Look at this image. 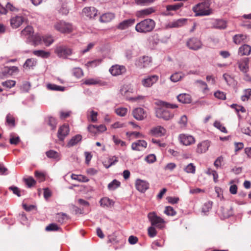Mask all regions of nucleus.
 I'll return each instance as SVG.
<instances>
[{
  "label": "nucleus",
  "instance_id": "1",
  "mask_svg": "<svg viewBox=\"0 0 251 251\" xmlns=\"http://www.w3.org/2000/svg\"><path fill=\"white\" fill-rule=\"evenodd\" d=\"M157 105L162 107L157 108L156 109V116L164 120H169L174 117V114L168 108L174 109L177 107V105L176 104H170L163 101H158Z\"/></svg>",
  "mask_w": 251,
  "mask_h": 251
},
{
  "label": "nucleus",
  "instance_id": "2",
  "mask_svg": "<svg viewBox=\"0 0 251 251\" xmlns=\"http://www.w3.org/2000/svg\"><path fill=\"white\" fill-rule=\"evenodd\" d=\"M155 21L151 19H146L137 23L135 30L139 33L146 34L152 31L155 26Z\"/></svg>",
  "mask_w": 251,
  "mask_h": 251
},
{
  "label": "nucleus",
  "instance_id": "3",
  "mask_svg": "<svg viewBox=\"0 0 251 251\" xmlns=\"http://www.w3.org/2000/svg\"><path fill=\"white\" fill-rule=\"evenodd\" d=\"M209 6L210 3L205 1L197 4L193 9L197 16L209 15L211 14Z\"/></svg>",
  "mask_w": 251,
  "mask_h": 251
},
{
  "label": "nucleus",
  "instance_id": "4",
  "mask_svg": "<svg viewBox=\"0 0 251 251\" xmlns=\"http://www.w3.org/2000/svg\"><path fill=\"white\" fill-rule=\"evenodd\" d=\"M54 28L62 33L69 34L72 32L74 27L72 24L64 21H59L55 23Z\"/></svg>",
  "mask_w": 251,
  "mask_h": 251
},
{
  "label": "nucleus",
  "instance_id": "5",
  "mask_svg": "<svg viewBox=\"0 0 251 251\" xmlns=\"http://www.w3.org/2000/svg\"><path fill=\"white\" fill-rule=\"evenodd\" d=\"M148 218L151 223V226L159 229L164 228L165 223V221L160 217L158 216L155 212H150L148 214Z\"/></svg>",
  "mask_w": 251,
  "mask_h": 251
},
{
  "label": "nucleus",
  "instance_id": "6",
  "mask_svg": "<svg viewBox=\"0 0 251 251\" xmlns=\"http://www.w3.org/2000/svg\"><path fill=\"white\" fill-rule=\"evenodd\" d=\"M120 92L122 95L124 96L126 98L131 101H135L143 100L144 97L139 96L136 97H129L130 93H133V88L130 84H125L120 89Z\"/></svg>",
  "mask_w": 251,
  "mask_h": 251
},
{
  "label": "nucleus",
  "instance_id": "7",
  "mask_svg": "<svg viewBox=\"0 0 251 251\" xmlns=\"http://www.w3.org/2000/svg\"><path fill=\"white\" fill-rule=\"evenodd\" d=\"M54 52L59 57L66 58L68 56L72 54L73 50L66 45H58L56 46Z\"/></svg>",
  "mask_w": 251,
  "mask_h": 251
},
{
  "label": "nucleus",
  "instance_id": "8",
  "mask_svg": "<svg viewBox=\"0 0 251 251\" xmlns=\"http://www.w3.org/2000/svg\"><path fill=\"white\" fill-rule=\"evenodd\" d=\"M19 70L16 66L5 67L0 73V77L2 75L4 77H9L16 75L19 73Z\"/></svg>",
  "mask_w": 251,
  "mask_h": 251
},
{
  "label": "nucleus",
  "instance_id": "9",
  "mask_svg": "<svg viewBox=\"0 0 251 251\" xmlns=\"http://www.w3.org/2000/svg\"><path fill=\"white\" fill-rule=\"evenodd\" d=\"M151 59L149 56H144L138 58L135 62V65L140 68H145L151 65Z\"/></svg>",
  "mask_w": 251,
  "mask_h": 251
},
{
  "label": "nucleus",
  "instance_id": "10",
  "mask_svg": "<svg viewBox=\"0 0 251 251\" xmlns=\"http://www.w3.org/2000/svg\"><path fill=\"white\" fill-rule=\"evenodd\" d=\"M166 133V129L161 126L152 127L149 131L150 135L156 137L163 136Z\"/></svg>",
  "mask_w": 251,
  "mask_h": 251
},
{
  "label": "nucleus",
  "instance_id": "11",
  "mask_svg": "<svg viewBox=\"0 0 251 251\" xmlns=\"http://www.w3.org/2000/svg\"><path fill=\"white\" fill-rule=\"evenodd\" d=\"M109 72L113 76H117L126 73V69L124 66L114 65L112 66L109 70Z\"/></svg>",
  "mask_w": 251,
  "mask_h": 251
},
{
  "label": "nucleus",
  "instance_id": "12",
  "mask_svg": "<svg viewBox=\"0 0 251 251\" xmlns=\"http://www.w3.org/2000/svg\"><path fill=\"white\" fill-rule=\"evenodd\" d=\"M210 146V142L208 140H204L199 143L196 148V151L198 154L205 153L208 151Z\"/></svg>",
  "mask_w": 251,
  "mask_h": 251
},
{
  "label": "nucleus",
  "instance_id": "13",
  "mask_svg": "<svg viewBox=\"0 0 251 251\" xmlns=\"http://www.w3.org/2000/svg\"><path fill=\"white\" fill-rule=\"evenodd\" d=\"M179 139L180 143L185 146H189L195 142V139L193 136L185 134L179 135Z\"/></svg>",
  "mask_w": 251,
  "mask_h": 251
},
{
  "label": "nucleus",
  "instance_id": "14",
  "mask_svg": "<svg viewBox=\"0 0 251 251\" xmlns=\"http://www.w3.org/2000/svg\"><path fill=\"white\" fill-rule=\"evenodd\" d=\"M187 45L190 49L198 50L201 48L202 44L198 39L192 38L187 41Z\"/></svg>",
  "mask_w": 251,
  "mask_h": 251
},
{
  "label": "nucleus",
  "instance_id": "15",
  "mask_svg": "<svg viewBox=\"0 0 251 251\" xmlns=\"http://www.w3.org/2000/svg\"><path fill=\"white\" fill-rule=\"evenodd\" d=\"M98 10L94 7H86L83 9L84 16L89 19H94L97 15Z\"/></svg>",
  "mask_w": 251,
  "mask_h": 251
},
{
  "label": "nucleus",
  "instance_id": "16",
  "mask_svg": "<svg viewBox=\"0 0 251 251\" xmlns=\"http://www.w3.org/2000/svg\"><path fill=\"white\" fill-rule=\"evenodd\" d=\"M25 21V19L22 16L17 15L11 18L10 20V24L13 28H18Z\"/></svg>",
  "mask_w": 251,
  "mask_h": 251
},
{
  "label": "nucleus",
  "instance_id": "17",
  "mask_svg": "<svg viewBox=\"0 0 251 251\" xmlns=\"http://www.w3.org/2000/svg\"><path fill=\"white\" fill-rule=\"evenodd\" d=\"M26 42L34 46L40 45L42 43V37L38 34L28 36L26 39Z\"/></svg>",
  "mask_w": 251,
  "mask_h": 251
},
{
  "label": "nucleus",
  "instance_id": "18",
  "mask_svg": "<svg viewBox=\"0 0 251 251\" xmlns=\"http://www.w3.org/2000/svg\"><path fill=\"white\" fill-rule=\"evenodd\" d=\"M133 116L137 120L141 121L147 117V114L144 110L142 108H136L132 111Z\"/></svg>",
  "mask_w": 251,
  "mask_h": 251
},
{
  "label": "nucleus",
  "instance_id": "19",
  "mask_svg": "<svg viewBox=\"0 0 251 251\" xmlns=\"http://www.w3.org/2000/svg\"><path fill=\"white\" fill-rule=\"evenodd\" d=\"M147 147V143L144 140H139L134 142L131 145V149L134 151H140Z\"/></svg>",
  "mask_w": 251,
  "mask_h": 251
},
{
  "label": "nucleus",
  "instance_id": "20",
  "mask_svg": "<svg viewBox=\"0 0 251 251\" xmlns=\"http://www.w3.org/2000/svg\"><path fill=\"white\" fill-rule=\"evenodd\" d=\"M135 22L134 19L125 20L120 23L117 26V28L120 30L126 29L134 25Z\"/></svg>",
  "mask_w": 251,
  "mask_h": 251
},
{
  "label": "nucleus",
  "instance_id": "21",
  "mask_svg": "<svg viewBox=\"0 0 251 251\" xmlns=\"http://www.w3.org/2000/svg\"><path fill=\"white\" fill-rule=\"evenodd\" d=\"M136 189L141 192H145L149 188V184L146 181L138 179L136 181Z\"/></svg>",
  "mask_w": 251,
  "mask_h": 251
},
{
  "label": "nucleus",
  "instance_id": "22",
  "mask_svg": "<svg viewBox=\"0 0 251 251\" xmlns=\"http://www.w3.org/2000/svg\"><path fill=\"white\" fill-rule=\"evenodd\" d=\"M69 132V128L68 126L63 125L60 127L58 131V137L59 140L63 141Z\"/></svg>",
  "mask_w": 251,
  "mask_h": 251
},
{
  "label": "nucleus",
  "instance_id": "23",
  "mask_svg": "<svg viewBox=\"0 0 251 251\" xmlns=\"http://www.w3.org/2000/svg\"><path fill=\"white\" fill-rule=\"evenodd\" d=\"M155 12V10L153 7H149L139 11L136 13V15L139 18H144L147 17Z\"/></svg>",
  "mask_w": 251,
  "mask_h": 251
},
{
  "label": "nucleus",
  "instance_id": "24",
  "mask_svg": "<svg viewBox=\"0 0 251 251\" xmlns=\"http://www.w3.org/2000/svg\"><path fill=\"white\" fill-rule=\"evenodd\" d=\"M249 59L248 58H244L238 63L240 70L244 73H247L249 70Z\"/></svg>",
  "mask_w": 251,
  "mask_h": 251
},
{
  "label": "nucleus",
  "instance_id": "25",
  "mask_svg": "<svg viewBox=\"0 0 251 251\" xmlns=\"http://www.w3.org/2000/svg\"><path fill=\"white\" fill-rule=\"evenodd\" d=\"M186 22L185 19H179L170 23L168 25L169 28H178L184 25Z\"/></svg>",
  "mask_w": 251,
  "mask_h": 251
},
{
  "label": "nucleus",
  "instance_id": "26",
  "mask_svg": "<svg viewBox=\"0 0 251 251\" xmlns=\"http://www.w3.org/2000/svg\"><path fill=\"white\" fill-rule=\"evenodd\" d=\"M247 36L244 34H238L233 37V42L236 45H239L242 43L246 42Z\"/></svg>",
  "mask_w": 251,
  "mask_h": 251
},
{
  "label": "nucleus",
  "instance_id": "27",
  "mask_svg": "<svg viewBox=\"0 0 251 251\" xmlns=\"http://www.w3.org/2000/svg\"><path fill=\"white\" fill-rule=\"evenodd\" d=\"M251 52V47L247 44L241 46L238 50V54L240 55H249Z\"/></svg>",
  "mask_w": 251,
  "mask_h": 251
},
{
  "label": "nucleus",
  "instance_id": "28",
  "mask_svg": "<svg viewBox=\"0 0 251 251\" xmlns=\"http://www.w3.org/2000/svg\"><path fill=\"white\" fill-rule=\"evenodd\" d=\"M115 18V15L112 13H106L102 15L100 18V21L101 23L110 22Z\"/></svg>",
  "mask_w": 251,
  "mask_h": 251
},
{
  "label": "nucleus",
  "instance_id": "29",
  "mask_svg": "<svg viewBox=\"0 0 251 251\" xmlns=\"http://www.w3.org/2000/svg\"><path fill=\"white\" fill-rule=\"evenodd\" d=\"M178 100L183 103H190L191 102V96L187 94H181L177 97Z\"/></svg>",
  "mask_w": 251,
  "mask_h": 251
},
{
  "label": "nucleus",
  "instance_id": "30",
  "mask_svg": "<svg viewBox=\"0 0 251 251\" xmlns=\"http://www.w3.org/2000/svg\"><path fill=\"white\" fill-rule=\"evenodd\" d=\"M183 5L182 3H178L175 4L173 5H167L166 7V10L167 12H168L167 13H166L167 15H172L173 14H172L170 11H176L177 10L179 9Z\"/></svg>",
  "mask_w": 251,
  "mask_h": 251
},
{
  "label": "nucleus",
  "instance_id": "31",
  "mask_svg": "<svg viewBox=\"0 0 251 251\" xmlns=\"http://www.w3.org/2000/svg\"><path fill=\"white\" fill-rule=\"evenodd\" d=\"M36 63L37 61L35 59L28 58L24 64L23 67L25 69H30L33 68V67L35 66Z\"/></svg>",
  "mask_w": 251,
  "mask_h": 251
},
{
  "label": "nucleus",
  "instance_id": "32",
  "mask_svg": "<svg viewBox=\"0 0 251 251\" xmlns=\"http://www.w3.org/2000/svg\"><path fill=\"white\" fill-rule=\"evenodd\" d=\"M33 29L31 26L28 25L21 31V35L27 39L28 36H31L33 34Z\"/></svg>",
  "mask_w": 251,
  "mask_h": 251
},
{
  "label": "nucleus",
  "instance_id": "33",
  "mask_svg": "<svg viewBox=\"0 0 251 251\" xmlns=\"http://www.w3.org/2000/svg\"><path fill=\"white\" fill-rule=\"evenodd\" d=\"M100 202V205L103 207H110L113 206L114 204V201L107 197L102 198Z\"/></svg>",
  "mask_w": 251,
  "mask_h": 251
},
{
  "label": "nucleus",
  "instance_id": "34",
  "mask_svg": "<svg viewBox=\"0 0 251 251\" xmlns=\"http://www.w3.org/2000/svg\"><path fill=\"white\" fill-rule=\"evenodd\" d=\"M81 139L82 136L79 134L74 136L68 143L67 146L68 147H71L76 145L81 140Z\"/></svg>",
  "mask_w": 251,
  "mask_h": 251
},
{
  "label": "nucleus",
  "instance_id": "35",
  "mask_svg": "<svg viewBox=\"0 0 251 251\" xmlns=\"http://www.w3.org/2000/svg\"><path fill=\"white\" fill-rule=\"evenodd\" d=\"M213 25L216 28L225 29L226 27V23L224 20H216Z\"/></svg>",
  "mask_w": 251,
  "mask_h": 251
},
{
  "label": "nucleus",
  "instance_id": "36",
  "mask_svg": "<svg viewBox=\"0 0 251 251\" xmlns=\"http://www.w3.org/2000/svg\"><path fill=\"white\" fill-rule=\"evenodd\" d=\"M101 61H102V59H95V60L91 61H88L85 64V66L88 69L93 68L96 67L97 66L99 65L101 63Z\"/></svg>",
  "mask_w": 251,
  "mask_h": 251
},
{
  "label": "nucleus",
  "instance_id": "37",
  "mask_svg": "<svg viewBox=\"0 0 251 251\" xmlns=\"http://www.w3.org/2000/svg\"><path fill=\"white\" fill-rule=\"evenodd\" d=\"M47 156L50 158H53L57 160L60 159V154L57 151L53 150H50L46 152Z\"/></svg>",
  "mask_w": 251,
  "mask_h": 251
},
{
  "label": "nucleus",
  "instance_id": "38",
  "mask_svg": "<svg viewBox=\"0 0 251 251\" xmlns=\"http://www.w3.org/2000/svg\"><path fill=\"white\" fill-rule=\"evenodd\" d=\"M33 53L36 56L45 58H48L50 55V53L49 52L45 51L43 50H34Z\"/></svg>",
  "mask_w": 251,
  "mask_h": 251
},
{
  "label": "nucleus",
  "instance_id": "39",
  "mask_svg": "<svg viewBox=\"0 0 251 251\" xmlns=\"http://www.w3.org/2000/svg\"><path fill=\"white\" fill-rule=\"evenodd\" d=\"M72 73L73 75L76 78H80L83 75V72L81 68L79 67H76L74 68Z\"/></svg>",
  "mask_w": 251,
  "mask_h": 251
},
{
  "label": "nucleus",
  "instance_id": "40",
  "mask_svg": "<svg viewBox=\"0 0 251 251\" xmlns=\"http://www.w3.org/2000/svg\"><path fill=\"white\" fill-rule=\"evenodd\" d=\"M71 178L73 179L78 180L80 182H87L89 181V179L84 176L83 175H77L75 174H72Z\"/></svg>",
  "mask_w": 251,
  "mask_h": 251
},
{
  "label": "nucleus",
  "instance_id": "41",
  "mask_svg": "<svg viewBox=\"0 0 251 251\" xmlns=\"http://www.w3.org/2000/svg\"><path fill=\"white\" fill-rule=\"evenodd\" d=\"M120 185L121 182L119 181L117 179H114L108 185V189L109 190H114L120 187Z\"/></svg>",
  "mask_w": 251,
  "mask_h": 251
},
{
  "label": "nucleus",
  "instance_id": "42",
  "mask_svg": "<svg viewBox=\"0 0 251 251\" xmlns=\"http://www.w3.org/2000/svg\"><path fill=\"white\" fill-rule=\"evenodd\" d=\"M212 206V202L210 201H208L204 203L202 207V212L204 213V214L206 215L207 213L209 211V210L211 209Z\"/></svg>",
  "mask_w": 251,
  "mask_h": 251
},
{
  "label": "nucleus",
  "instance_id": "43",
  "mask_svg": "<svg viewBox=\"0 0 251 251\" xmlns=\"http://www.w3.org/2000/svg\"><path fill=\"white\" fill-rule=\"evenodd\" d=\"M54 40L52 37L50 35L42 36V42L46 46H49L53 43Z\"/></svg>",
  "mask_w": 251,
  "mask_h": 251
},
{
  "label": "nucleus",
  "instance_id": "44",
  "mask_svg": "<svg viewBox=\"0 0 251 251\" xmlns=\"http://www.w3.org/2000/svg\"><path fill=\"white\" fill-rule=\"evenodd\" d=\"M6 122L10 126L14 127L15 125V120L13 115L10 114L7 115L6 117Z\"/></svg>",
  "mask_w": 251,
  "mask_h": 251
},
{
  "label": "nucleus",
  "instance_id": "45",
  "mask_svg": "<svg viewBox=\"0 0 251 251\" xmlns=\"http://www.w3.org/2000/svg\"><path fill=\"white\" fill-rule=\"evenodd\" d=\"M154 1V0H134L135 3L138 5L145 6L149 5Z\"/></svg>",
  "mask_w": 251,
  "mask_h": 251
},
{
  "label": "nucleus",
  "instance_id": "46",
  "mask_svg": "<svg viewBox=\"0 0 251 251\" xmlns=\"http://www.w3.org/2000/svg\"><path fill=\"white\" fill-rule=\"evenodd\" d=\"M23 179L28 187L33 186L36 184V181L31 176L28 178H24Z\"/></svg>",
  "mask_w": 251,
  "mask_h": 251
},
{
  "label": "nucleus",
  "instance_id": "47",
  "mask_svg": "<svg viewBox=\"0 0 251 251\" xmlns=\"http://www.w3.org/2000/svg\"><path fill=\"white\" fill-rule=\"evenodd\" d=\"M16 82L13 80L7 79L2 82V86L6 88H11L15 85Z\"/></svg>",
  "mask_w": 251,
  "mask_h": 251
},
{
  "label": "nucleus",
  "instance_id": "48",
  "mask_svg": "<svg viewBox=\"0 0 251 251\" xmlns=\"http://www.w3.org/2000/svg\"><path fill=\"white\" fill-rule=\"evenodd\" d=\"M251 96V89H247L245 90L244 94L242 96L241 99L242 101H247L250 98Z\"/></svg>",
  "mask_w": 251,
  "mask_h": 251
},
{
  "label": "nucleus",
  "instance_id": "49",
  "mask_svg": "<svg viewBox=\"0 0 251 251\" xmlns=\"http://www.w3.org/2000/svg\"><path fill=\"white\" fill-rule=\"evenodd\" d=\"M47 88L50 90L55 91H63L65 90V88L64 87L57 86L55 84H48L47 85Z\"/></svg>",
  "mask_w": 251,
  "mask_h": 251
},
{
  "label": "nucleus",
  "instance_id": "50",
  "mask_svg": "<svg viewBox=\"0 0 251 251\" xmlns=\"http://www.w3.org/2000/svg\"><path fill=\"white\" fill-rule=\"evenodd\" d=\"M184 171L187 173L194 174L196 171V167L193 163H190L185 167Z\"/></svg>",
  "mask_w": 251,
  "mask_h": 251
},
{
  "label": "nucleus",
  "instance_id": "51",
  "mask_svg": "<svg viewBox=\"0 0 251 251\" xmlns=\"http://www.w3.org/2000/svg\"><path fill=\"white\" fill-rule=\"evenodd\" d=\"M164 213L169 216H175L176 212L174 208L170 206H166L164 211Z\"/></svg>",
  "mask_w": 251,
  "mask_h": 251
},
{
  "label": "nucleus",
  "instance_id": "52",
  "mask_svg": "<svg viewBox=\"0 0 251 251\" xmlns=\"http://www.w3.org/2000/svg\"><path fill=\"white\" fill-rule=\"evenodd\" d=\"M118 161V158L116 156H114L108 159V163H109V164L108 165H107L106 164H104V165L106 168H108L110 166L115 164V163H117Z\"/></svg>",
  "mask_w": 251,
  "mask_h": 251
},
{
  "label": "nucleus",
  "instance_id": "53",
  "mask_svg": "<svg viewBox=\"0 0 251 251\" xmlns=\"http://www.w3.org/2000/svg\"><path fill=\"white\" fill-rule=\"evenodd\" d=\"M214 126L222 132L226 133L227 132L226 127L220 122L215 121L214 123Z\"/></svg>",
  "mask_w": 251,
  "mask_h": 251
},
{
  "label": "nucleus",
  "instance_id": "54",
  "mask_svg": "<svg viewBox=\"0 0 251 251\" xmlns=\"http://www.w3.org/2000/svg\"><path fill=\"white\" fill-rule=\"evenodd\" d=\"M127 112V109L126 108L121 107L117 108L115 110L116 113L120 116H125Z\"/></svg>",
  "mask_w": 251,
  "mask_h": 251
},
{
  "label": "nucleus",
  "instance_id": "55",
  "mask_svg": "<svg viewBox=\"0 0 251 251\" xmlns=\"http://www.w3.org/2000/svg\"><path fill=\"white\" fill-rule=\"evenodd\" d=\"M148 234L149 237L152 238L155 237L157 234V231L155 227L151 226L148 229Z\"/></svg>",
  "mask_w": 251,
  "mask_h": 251
},
{
  "label": "nucleus",
  "instance_id": "56",
  "mask_svg": "<svg viewBox=\"0 0 251 251\" xmlns=\"http://www.w3.org/2000/svg\"><path fill=\"white\" fill-rule=\"evenodd\" d=\"M48 124L50 126L52 129L53 130L56 128L57 123L54 118L52 117H49Z\"/></svg>",
  "mask_w": 251,
  "mask_h": 251
},
{
  "label": "nucleus",
  "instance_id": "57",
  "mask_svg": "<svg viewBox=\"0 0 251 251\" xmlns=\"http://www.w3.org/2000/svg\"><path fill=\"white\" fill-rule=\"evenodd\" d=\"M196 83L198 84V86L204 92H205L208 90L207 84L202 80H197L196 81Z\"/></svg>",
  "mask_w": 251,
  "mask_h": 251
},
{
  "label": "nucleus",
  "instance_id": "58",
  "mask_svg": "<svg viewBox=\"0 0 251 251\" xmlns=\"http://www.w3.org/2000/svg\"><path fill=\"white\" fill-rule=\"evenodd\" d=\"M59 229V226L55 224H50L46 227V230L47 231H57Z\"/></svg>",
  "mask_w": 251,
  "mask_h": 251
},
{
  "label": "nucleus",
  "instance_id": "59",
  "mask_svg": "<svg viewBox=\"0 0 251 251\" xmlns=\"http://www.w3.org/2000/svg\"><path fill=\"white\" fill-rule=\"evenodd\" d=\"M153 79H143L142 83L145 87H150L155 82V81H153Z\"/></svg>",
  "mask_w": 251,
  "mask_h": 251
},
{
  "label": "nucleus",
  "instance_id": "60",
  "mask_svg": "<svg viewBox=\"0 0 251 251\" xmlns=\"http://www.w3.org/2000/svg\"><path fill=\"white\" fill-rule=\"evenodd\" d=\"M178 123L181 127H185L187 123V117L185 115H183L181 116Z\"/></svg>",
  "mask_w": 251,
  "mask_h": 251
},
{
  "label": "nucleus",
  "instance_id": "61",
  "mask_svg": "<svg viewBox=\"0 0 251 251\" xmlns=\"http://www.w3.org/2000/svg\"><path fill=\"white\" fill-rule=\"evenodd\" d=\"M112 139L114 143L117 145H120L122 147L126 145V143L125 142L118 138L115 135H113L112 136Z\"/></svg>",
  "mask_w": 251,
  "mask_h": 251
},
{
  "label": "nucleus",
  "instance_id": "62",
  "mask_svg": "<svg viewBox=\"0 0 251 251\" xmlns=\"http://www.w3.org/2000/svg\"><path fill=\"white\" fill-rule=\"evenodd\" d=\"M224 161V157L222 156L218 157L214 163V165L217 168H218L221 166L222 163Z\"/></svg>",
  "mask_w": 251,
  "mask_h": 251
},
{
  "label": "nucleus",
  "instance_id": "63",
  "mask_svg": "<svg viewBox=\"0 0 251 251\" xmlns=\"http://www.w3.org/2000/svg\"><path fill=\"white\" fill-rule=\"evenodd\" d=\"M214 96L216 98L220 100H225L226 98V94L223 92L218 91L214 93Z\"/></svg>",
  "mask_w": 251,
  "mask_h": 251
},
{
  "label": "nucleus",
  "instance_id": "64",
  "mask_svg": "<svg viewBox=\"0 0 251 251\" xmlns=\"http://www.w3.org/2000/svg\"><path fill=\"white\" fill-rule=\"evenodd\" d=\"M151 142L154 144H155L157 146L161 148H165L166 146V143L161 142V141L159 140H156L155 139L152 138L151 139Z\"/></svg>",
  "mask_w": 251,
  "mask_h": 251
}]
</instances>
